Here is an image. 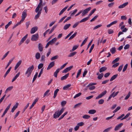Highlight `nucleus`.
<instances>
[{"instance_id":"nucleus-32","label":"nucleus","mask_w":132,"mask_h":132,"mask_svg":"<svg viewBox=\"0 0 132 132\" xmlns=\"http://www.w3.org/2000/svg\"><path fill=\"white\" fill-rule=\"evenodd\" d=\"M11 69V67H10L6 71L5 73V74L4 77V78H5L6 76H7V75L9 73Z\"/></svg>"},{"instance_id":"nucleus-17","label":"nucleus","mask_w":132,"mask_h":132,"mask_svg":"<svg viewBox=\"0 0 132 132\" xmlns=\"http://www.w3.org/2000/svg\"><path fill=\"white\" fill-rule=\"evenodd\" d=\"M42 9V6H40L38 5L37 7L35 10V12H37L39 11L40 10Z\"/></svg>"},{"instance_id":"nucleus-26","label":"nucleus","mask_w":132,"mask_h":132,"mask_svg":"<svg viewBox=\"0 0 132 132\" xmlns=\"http://www.w3.org/2000/svg\"><path fill=\"white\" fill-rule=\"evenodd\" d=\"M60 69L59 68L56 71L54 72V76L55 77H56L57 76V73L59 72Z\"/></svg>"},{"instance_id":"nucleus-47","label":"nucleus","mask_w":132,"mask_h":132,"mask_svg":"<svg viewBox=\"0 0 132 132\" xmlns=\"http://www.w3.org/2000/svg\"><path fill=\"white\" fill-rule=\"evenodd\" d=\"M120 109V106H118L113 111V113H115L118 111Z\"/></svg>"},{"instance_id":"nucleus-61","label":"nucleus","mask_w":132,"mask_h":132,"mask_svg":"<svg viewBox=\"0 0 132 132\" xmlns=\"http://www.w3.org/2000/svg\"><path fill=\"white\" fill-rule=\"evenodd\" d=\"M45 56L44 55H42L41 56V60L42 61H44L45 60Z\"/></svg>"},{"instance_id":"nucleus-36","label":"nucleus","mask_w":132,"mask_h":132,"mask_svg":"<svg viewBox=\"0 0 132 132\" xmlns=\"http://www.w3.org/2000/svg\"><path fill=\"white\" fill-rule=\"evenodd\" d=\"M68 112H66L64 113L58 119V120H60L62 119L63 118L64 116L67 114L68 113Z\"/></svg>"},{"instance_id":"nucleus-38","label":"nucleus","mask_w":132,"mask_h":132,"mask_svg":"<svg viewBox=\"0 0 132 132\" xmlns=\"http://www.w3.org/2000/svg\"><path fill=\"white\" fill-rule=\"evenodd\" d=\"M130 113H128L124 117L122 118L121 119V120H122L123 119H125L127 118L130 115Z\"/></svg>"},{"instance_id":"nucleus-58","label":"nucleus","mask_w":132,"mask_h":132,"mask_svg":"<svg viewBox=\"0 0 132 132\" xmlns=\"http://www.w3.org/2000/svg\"><path fill=\"white\" fill-rule=\"evenodd\" d=\"M104 100L102 99L98 101V103L99 104H103L104 102Z\"/></svg>"},{"instance_id":"nucleus-25","label":"nucleus","mask_w":132,"mask_h":132,"mask_svg":"<svg viewBox=\"0 0 132 132\" xmlns=\"http://www.w3.org/2000/svg\"><path fill=\"white\" fill-rule=\"evenodd\" d=\"M40 57V53L39 52L36 53L35 54V57L36 59L38 60L39 59Z\"/></svg>"},{"instance_id":"nucleus-12","label":"nucleus","mask_w":132,"mask_h":132,"mask_svg":"<svg viewBox=\"0 0 132 132\" xmlns=\"http://www.w3.org/2000/svg\"><path fill=\"white\" fill-rule=\"evenodd\" d=\"M54 62H52L50 63L47 68V70H49L53 67L54 65Z\"/></svg>"},{"instance_id":"nucleus-62","label":"nucleus","mask_w":132,"mask_h":132,"mask_svg":"<svg viewBox=\"0 0 132 132\" xmlns=\"http://www.w3.org/2000/svg\"><path fill=\"white\" fill-rule=\"evenodd\" d=\"M98 15L95 16L94 18H93L92 19L90 20V22H92L94 21L97 17Z\"/></svg>"},{"instance_id":"nucleus-7","label":"nucleus","mask_w":132,"mask_h":132,"mask_svg":"<svg viewBox=\"0 0 132 132\" xmlns=\"http://www.w3.org/2000/svg\"><path fill=\"white\" fill-rule=\"evenodd\" d=\"M28 36V35L27 34L22 38L19 43L18 45L19 46L22 43L24 42V41L27 38V37Z\"/></svg>"},{"instance_id":"nucleus-48","label":"nucleus","mask_w":132,"mask_h":132,"mask_svg":"<svg viewBox=\"0 0 132 132\" xmlns=\"http://www.w3.org/2000/svg\"><path fill=\"white\" fill-rule=\"evenodd\" d=\"M13 59H11L9 61V62L8 63L7 66L5 68V69H6L7 68V67H8V66H9V65H10V64L13 61Z\"/></svg>"},{"instance_id":"nucleus-64","label":"nucleus","mask_w":132,"mask_h":132,"mask_svg":"<svg viewBox=\"0 0 132 132\" xmlns=\"http://www.w3.org/2000/svg\"><path fill=\"white\" fill-rule=\"evenodd\" d=\"M119 64V63H117L113 64L112 67L113 68H115L118 66Z\"/></svg>"},{"instance_id":"nucleus-11","label":"nucleus","mask_w":132,"mask_h":132,"mask_svg":"<svg viewBox=\"0 0 132 132\" xmlns=\"http://www.w3.org/2000/svg\"><path fill=\"white\" fill-rule=\"evenodd\" d=\"M20 74V72H19L13 78L12 81V82H13L14 81H15L17 79V78L19 76Z\"/></svg>"},{"instance_id":"nucleus-63","label":"nucleus","mask_w":132,"mask_h":132,"mask_svg":"<svg viewBox=\"0 0 132 132\" xmlns=\"http://www.w3.org/2000/svg\"><path fill=\"white\" fill-rule=\"evenodd\" d=\"M84 123L82 122H81L78 123H77V125H78L79 126H81L84 125Z\"/></svg>"},{"instance_id":"nucleus-40","label":"nucleus","mask_w":132,"mask_h":132,"mask_svg":"<svg viewBox=\"0 0 132 132\" xmlns=\"http://www.w3.org/2000/svg\"><path fill=\"white\" fill-rule=\"evenodd\" d=\"M77 53L76 52H74L72 53H70L69 55L68 56V57H71L74 56Z\"/></svg>"},{"instance_id":"nucleus-2","label":"nucleus","mask_w":132,"mask_h":132,"mask_svg":"<svg viewBox=\"0 0 132 132\" xmlns=\"http://www.w3.org/2000/svg\"><path fill=\"white\" fill-rule=\"evenodd\" d=\"M64 110V109L62 108L60 110H57L55 112L53 115V118H58L63 113Z\"/></svg>"},{"instance_id":"nucleus-24","label":"nucleus","mask_w":132,"mask_h":132,"mask_svg":"<svg viewBox=\"0 0 132 132\" xmlns=\"http://www.w3.org/2000/svg\"><path fill=\"white\" fill-rule=\"evenodd\" d=\"M96 111L95 110L92 109L88 111V113L90 114H93L96 112Z\"/></svg>"},{"instance_id":"nucleus-27","label":"nucleus","mask_w":132,"mask_h":132,"mask_svg":"<svg viewBox=\"0 0 132 132\" xmlns=\"http://www.w3.org/2000/svg\"><path fill=\"white\" fill-rule=\"evenodd\" d=\"M59 91V89H57L54 91V95L53 96L54 98H55L57 95V93Z\"/></svg>"},{"instance_id":"nucleus-10","label":"nucleus","mask_w":132,"mask_h":132,"mask_svg":"<svg viewBox=\"0 0 132 132\" xmlns=\"http://www.w3.org/2000/svg\"><path fill=\"white\" fill-rule=\"evenodd\" d=\"M39 100V98H36L34 102H33L31 105L29 109H31L36 104V103Z\"/></svg>"},{"instance_id":"nucleus-44","label":"nucleus","mask_w":132,"mask_h":132,"mask_svg":"<svg viewBox=\"0 0 132 132\" xmlns=\"http://www.w3.org/2000/svg\"><path fill=\"white\" fill-rule=\"evenodd\" d=\"M81 71V69H80L78 72L77 73V75L76 76V78H78L79 76L80 75V74Z\"/></svg>"},{"instance_id":"nucleus-19","label":"nucleus","mask_w":132,"mask_h":132,"mask_svg":"<svg viewBox=\"0 0 132 132\" xmlns=\"http://www.w3.org/2000/svg\"><path fill=\"white\" fill-rule=\"evenodd\" d=\"M57 40V38H54L49 42L50 43V45H52Z\"/></svg>"},{"instance_id":"nucleus-5","label":"nucleus","mask_w":132,"mask_h":132,"mask_svg":"<svg viewBox=\"0 0 132 132\" xmlns=\"http://www.w3.org/2000/svg\"><path fill=\"white\" fill-rule=\"evenodd\" d=\"M119 92L118 91L115 93V92H113L109 96L107 101L109 100L112 97H115L118 93Z\"/></svg>"},{"instance_id":"nucleus-42","label":"nucleus","mask_w":132,"mask_h":132,"mask_svg":"<svg viewBox=\"0 0 132 132\" xmlns=\"http://www.w3.org/2000/svg\"><path fill=\"white\" fill-rule=\"evenodd\" d=\"M131 94V92H128V94L126 96L125 98V100H127L130 97Z\"/></svg>"},{"instance_id":"nucleus-23","label":"nucleus","mask_w":132,"mask_h":132,"mask_svg":"<svg viewBox=\"0 0 132 132\" xmlns=\"http://www.w3.org/2000/svg\"><path fill=\"white\" fill-rule=\"evenodd\" d=\"M107 69V68L105 67H103L100 68L99 70V72L100 73H101L105 71Z\"/></svg>"},{"instance_id":"nucleus-33","label":"nucleus","mask_w":132,"mask_h":132,"mask_svg":"<svg viewBox=\"0 0 132 132\" xmlns=\"http://www.w3.org/2000/svg\"><path fill=\"white\" fill-rule=\"evenodd\" d=\"M96 10V9H94L93 10H92V11H91L90 12V13L88 15V17H89L90 16H91L95 11Z\"/></svg>"},{"instance_id":"nucleus-52","label":"nucleus","mask_w":132,"mask_h":132,"mask_svg":"<svg viewBox=\"0 0 132 132\" xmlns=\"http://www.w3.org/2000/svg\"><path fill=\"white\" fill-rule=\"evenodd\" d=\"M112 127L108 128L104 130L103 132H108L112 128Z\"/></svg>"},{"instance_id":"nucleus-60","label":"nucleus","mask_w":132,"mask_h":132,"mask_svg":"<svg viewBox=\"0 0 132 132\" xmlns=\"http://www.w3.org/2000/svg\"><path fill=\"white\" fill-rule=\"evenodd\" d=\"M18 105V103H16L13 106L12 108L15 110L17 108Z\"/></svg>"},{"instance_id":"nucleus-39","label":"nucleus","mask_w":132,"mask_h":132,"mask_svg":"<svg viewBox=\"0 0 132 132\" xmlns=\"http://www.w3.org/2000/svg\"><path fill=\"white\" fill-rule=\"evenodd\" d=\"M89 18V17H87L86 18H84L82 19L79 22L80 23H81L83 22H85Z\"/></svg>"},{"instance_id":"nucleus-50","label":"nucleus","mask_w":132,"mask_h":132,"mask_svg":"<svg viewBox=\"0 0 132 132\" xmlns=\"http://www.w3.org/2000/svg\"><path fill=\"white\" fill-rule=\"evenodd\" d=\"M123 65L122 64L121 65H120L118 69V71L119 72H120L121 70H122L123 67Z\"/></svg>"},{"instance_id":"nucleus-51","label":"nucleus","mask_w":132,"mask_h":132,"mask_svg":"<svg viewBox=\"0 0 132 132\" xmlns=\"http://www.w3.org/2000/svg\"><path fill=\"white\" fill-rule=\"evenodd\" d=\"M102 26V25L101 24H98L95 27L93 28V30H95L97 29H98V28L101 27Z\"/></svg>"},{"instance_id":"nucleus-9","label":"nucleus","mask_w":132,"mask_h":132,"mask_svg":"<svg viewBox=\"0 0 132 132\" xmlns=\"http://www.w3.org/2000/svg\"><path fill=\"white\" fill-rule=\"evenodd\" d=\"M38 30V27L37 26L34 27L32 28L30 31V33L33 34L34 33Z\"/></svg>"},{"instance_id":"nucleus-14","label":"nucleus","mask_w":132,"mask_h":132,"mask_svg":"<svg viewBox=\"0 0 132 132\" xmlns=\"http://www.w3.org/2000/svg\"><path fill=\"white\" fill-rule=\"evenodd\" d=\"M22 61L20 60L19 61L16 63V65L15 67L14 70H16V69L19 67L22 63Z\"/></svg>"},{"instance_id":"nucleus-16","label":"nucleus","mask_w":132,"mask_h":132,"mask_svg":"<svg viewBox=\"0 0 132 132\" xmlns=\"http://www.w3.org/2000/svg\"><path fill=\"white\" fill-rule=\"evenodd\" d=\"M42 11V9H41L38 12L37 14L35 16V19H36L39 18L41 13Z\"/></svg>"},{"instance_id":"nucleus-20","label":"nucleus","mask_w":132,"mask_h":132,"mask_svg":"<svg viewBox=\"0 0 132 132\" xmlns=\"http://www.w3.org/2000/svg\"><path fill=\"white\" fill-rule=\"evenodd\" d=\"M38 49L40 52H42L43 51V47L41 43H39L38 45Z\"/></svg>"},{"instance_id":"nucleus-4","label":"nucleus","mask_w":132,"mask_h":132,"mask_svg":"<svg viewBox=\"0 0 132 132\" xmlns=\"http://www.w3.org/2000/svg\"><path fill=\"white\" fill-rule=\"evenodd\" d=\"M91 8L90 7H88L83 11L82 13V16H84L91 9Z\"/></svg>"},{"instance_id":"nucleus-45","label":"nucleus","mask_w":132,"mask_h":132,"mask_svg":"<svg viewBox=\"0 0 132 132\" xmlns=\"http://www.w3.org/2000/svg\"><path fill=\"white\" fill-rule=\"evenodd\" d=\"M119 59V58L118 57L117 58L114 60L112 62V64H114L115 63L118 61Z\"/></svg>"},{"instance_id":"nucleus-30","label":"nucleus","mask_w":132,"mask_h":132,"mask_svg":"<svg viewBox=\"0 0 132 132\" xmlns=\"http://www.w3.org/2000/svg\"><path fill=\"white\" fill-rule=\"evenodd\" d=\"M71 86V84H69L67 85H66L64 86L63 87V89L64 90H67L68 89V88Z\"/></svg>"},{"instance_id":"nucleus-53","label":"nucleus","mask_w":132,"mask_h":132,"mask_svg":"<svg viewBox=\"0 0 132 132\" xmlns=\"http://www.w3.org/2000/svg\"><path fill=\"white\" fill-rule=\"evenodd\" d=\"M43 69H44V68H43L42 69H41L39 73V75H38V78H39V77H40V76H41V75L43 73Z\"/></svg>"},{"instance_id":"nucleus-56","label":"nucleus","mask_w":132,"mask_h":132,"mask_svg":"<svg viewBox=\"0 0 132 132\" xmlns=\"http://www.w3.org/2000/svg\"><path fill=\"white\" fill-rule=\"evenodd\" d=\"M79 22H77L75 23L73 26L72 28H75L79 24Z\"/></svg>"},{"instance_id":"nucleus-8","label":"nucleus","mask_w":132,"mask_h":132,"mask_svg":"<svg viewBox=\"0 0 132 132\" xmlns=\"http://www.w3.org/2000/svg\"><path fill=\"white\" fill-rule=\"evenodd\" d=\"M73 67V66H71L66 68L62 72L63 73H67L68 71L70 70Z\"/></svg>"},{"instance_id":"nucleus-21","label":"nucleus","mask_w":132,"mask_h":132,"mask_svg":"<svg viewBox=\"0 0 132 132\" xmlns=\"http://www.w3.org/2000/svg\"><path fill=\"white\" fill-rule=\"evenodd\" d=\"M68 7V6L65 7L64 8L62 9L61 11H60L59 15H60L62 14L64 12V11L67 9Z\"/></svg>"},{"instance_id":"nucleus-43","label":"nucleus","mask_w":132,"mask_h":132,"mask_svg":"<svg viewBox=\"0 0 132 132\" xmlns=\"http://www.w3.org/2000/svg\"><path fill=\"white\" fill-rule=\"evenodd\" d=\"M103 73H102L98 75L97 77V78L99 79H101L103 77Z\"/></svg>"},{"instance_id":"nucleus-28","label":"nucleus","mask_w":132,"mask_h":132,"mask_svg":"<svg viewBox=\"0 0 132 132\" xmlns=\"http://www.w3.org/2000/svg\"><path fill=\"white\" fill-rule=\"evenodd\" d=\"M69 75V73H68L66 75H65L64 76H62L61 78V80H62L65 79L67 78L68 77Z\"/></svg>"},{"instance_id":"nucleus-54","label":"nucleus","mask_w":132,"mask_h":132,"mask_svg":"<svg viewBox=\"0 0 132 132\" xmlns=\"http://www.w3.org/2000/svg\"><path fill=\"white\" fill-rule=\"evenodd\" d=\"M81 94V93H79L76 94L74 97V98H75L77 97H78L80 96Z\"/></svg>"},{"instance_id":"nucleus-22","label":"nucleus","mask_w":132,"mask_h":132,"mask_svg":"<svg viewBox=\"0 0 132 132\" xmlns=\"http://www.w3.org/2000/svg\"><path fill=\"white\" fill-rule=\"evenodd\" d=\"M70 24H68L65 25L63 27V29L64 30H66L68 29L70 26Z\"/></svg>"},{"instance_id":"nucleus-46","label":"nucleus","mask_w":132,"mask_h":132,"mask_svg":"<svg viewBox=\"0 0 132 132\" xmlns=\"http://www.w3.org/2000/svg\"><path fill=\"white\" fill-rule=\"evenodd\" d=\"M12 23V21H10L9 22V23L6 25H5V28L6 29H7L9 26L11 25Z\"/></svg>"},{"instance_id":"nucleus-59","label":"nucleus","mask_w":132,"mask_h":132,"mask_svg":"<svg viewBox=\"0 0 132 132\" xmlns=\"http://www.w3.org/2000/svg\"><path fill=\"white\" fill-rule=\"evenodd\" d=\"M58 57L57 55H56L52 57L51 59V60L52 61L57 59L58 58Z\"/></svg>"},{"instance_id":"nucleus-3","label":"nucleus","mask_w":132,"mask_h":132,"mask_svg":"<svg viewBox=\"0 0 132 132\" xmlns=\"http://www.w3.org/2000/svg\"><path fill=\"white\" fill-rule=\"evenodd\" d=\"M39 37L38 34V33L36 34L32 35L31 40L32 41H36L38 40Z\"/></svg>"},{"instance_id":"nucleus-37","label":"nucleus","mask_w":132,"mask_h":132,"mask_svg":"<svg viewBox=\"0 0 132 132\" xmlns=\"http://www.w3.org/2000/svg\"><path fill=\"white\" fill-rule=\"evenodd\" d=\"M90 117L87 114H85L82 117L83 118L86 119H88Z\"/></svg>"},{"instance_id":"nucleus-29","label":"nucleus","mask_w":132,"mask_h":132,"mask_svg":"<svg viewBox=\"0 0 132 132\" xmlns=\"http://www.w3.org/2000/svg\"><path fill=\"white\" fill-rule=\"evenodd\" d=\"M77 34V32H76L72 35L69 39V40H70L73 38L75 36H76Z\"/></svg>"},{"instance_id":"nucleus-31","label":"nucleus","mask_w":132,"mask_h":132,"mask_svg":"<svg viewBox=\"0 0 132 132\" xmlns=\"http://www.w3.org/2000/svg\"><path fill=\"white\" fill-rule=\"evenodd\" d=\"M118 75L117 74L113 76L111 78L110 81H112L115 79L117 77Z\"/></svg>"},{"instance_id":"nucleus-15","label":"nucleus","mask_w":132,"mask_h":132,"mask_svg":"<svg viewBox=\"0 0 132 132\" xmlns=\"http://www.w3.org/2000/svg\"><path fill=\"white\" fill-rule=\"evenodd\" d=\"M128 2H126L123 4L121 5L118 7V8L119 9L123 8L125 6H126L128 4Z\"/></svg>"},{"instance_id":"nucleus-49","label":"nucleus","mask_w":132,"mask_h":132,"mask_svg":"<svg viewBox=\"0 0 132 132\" xmlns=\"http://www.w3.org/2000/svg\"><path fill=\"white\" fill-rule=\"evenodd\" d=\"M43 63H41L39 64L38 66V69H40L42 68L43 66Z\"/></svg>"},{"instance_id":"nucleus-55","label":"nucleus","mask_w":132,"mask_h":132,"mask_svg":"<svg viewBox=\"0 0 132 132\" xmlns=\"http://www.w3.org/2000/svg\"><path fill=\"white\" fill-rule=\"evenodd\" d=\"M66 103V101H62L61 103V104L62 106V107L64 106L65 105Z\"/></svg>"},{"instance_id":"nucleus-18","label":"nucleus","mask_w":132,"mask_h":132,"mask_svg":"<svg viewBox=\"0 0 132 132\" xmlns=\"http://www.w3.org/2000/svg\"><path fill=\"white\" fill-rule=\"evenodd\" d=\"M13 88V86H11L7 88L5 91V93L6 94L8 92H9L11 91Z\"/></svg>"},{"instance_id":"nucleus-41","label":"nucleus","mask_w":132,"mask_h":132,"mask_svg":"<svg viewBox=\"0 0 132 132\" xmlns=\"http://www.w3.org/2000/svg\"><path fill=\"white\" fill-rule=\"evenodd\" d=\"M88 38V37H87L86 38H85V39L83 41L81 45H80L81 47L84 44H85V43H86V42H87Z\"/></svg>"},{"instance_id":"nucleus-13","label":"nucleus","mask_w":132,"mask_h":132,"mask_svg":"<svg viewBox=\"0 0 132 132\" xmlns=\"http://www.w3.org/2000/svg\"><path fill=\"white\" fill-rule=\"evenodd\" d=\"M123 123H121L117 125L115 127L114 130L115 131H117L119 130L121 127Z\"/></svg>"},{"instance_id":"nucleus-35","label":"nucleus","mask_w":132,"mask_h":132,"mask_svg":"<svg viewBox=\"0 0 132 132\" xmlns=\"http://www.w3.org/2000/svg\"><path fill=\"white\" fill-rule=\"evenodd\" d=\"M110 51L112 54L116 52V49L115 47L112 48L110 50Z\"/></svg>"},{"instance_id":"nucleus-1","label":"nucleus","mask_w":132,"mask_h":132,"mask_svg":"<svg viewBox=\"0 0 132 132\" xmlns=\"http://www.w3.org/2000/svg\"><path fill=\"white\" fill-rule=\"evenodd\" d=\"M34 69V67L33 65H32L31 66L29 67L27 69L26 72L25 74L28 77H29L30 76Z\"/></svg>"},{"instance_id":"nucleus-34","label":"nucleus","mask_w":132,"mask_h":132,"mask_svg":"<svg viewBox=\"0 0 132 132\" xmlns=\"http://www.w3.org/2000/svg\"><path fill=\"white\" fill-rule=\"evenodd\" d=\"M77 10L75 9L74 11H72L70 12V13L71 14L70 16H72L74 15L77 11Z\"/></svg>"},{"instance_id":"nucleus-57","label":"nucleus","mask_w":132,"mask_h":132,"mask_svg":"<svg viewBox=\"0 0 132 132\" xmlns=\"http://www.w3.org/2000/svg\"><path fill=\"white\" fill-rule=\"evenodd\" d=\"M128 64H126L124 66L122 70L123 72H125L126 70L128 67Z\"/></svg>"},{"instance_id":"nucleus-6","label":"nucleus","mask_w":132,"mask_h":132,"mask_svg":"<svg viewBox=\"0 0 132 132\" xmlns=\"http://www.w3.org/2000/svg\"><path fill=\"white\" fill-rule=\"evenodd\" d=\"M27 16V14L26 13V11L24 10L22 12V19L21 20V21L23 22L25 18H26Z\"/></svg>"}]
</instances>
